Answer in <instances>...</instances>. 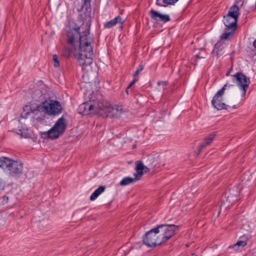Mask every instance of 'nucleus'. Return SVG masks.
Segmentation results:
<instances>
[{"mask_svg": "<svg viewBox=\"0 0 256 256\" xmlns=\"http://www.w3.org/2000/svg\"><path fill=\"white\" fill-rule=\"evenodd\" d=\"M80 30V26H69L67 28L66 41L72 48H66L63 54L66 57H70L72 56L74 51L78 50V62L80 66L84 68L92 63L93 50L91 40L88 38V33L81 36Z\"/></svg>", "mask_w": 256, "mask_h": 256, "instance_id": "nucleus-1", "label": "nucleus"}, {"mask_svg": "<svg viewBox=\"0 0 256 256\" xmlns=\"http://www.w3.org/2000/svg\"><path fill=\"white\" fill-rule=\"evenodd\" d=\"M178 229V226L174 224H160L154 228L156 232L159 234L162 243L173 236Z\"/></svg>", "mask_w": 256, "mask_h": 256, "instance_id": "nucleus-2", "label": "nucleus"}, {"mask_svg": "<svg viewBox=\"0 0 256 256\" xmlns=\"http://www.w3.org/2000/svg\"><path fill=\"white\" fill-rule=\"evenodd\" d=\"M4 171L14 177L20 176L22 173L23 164L20 161L14 160L6 158Z\"/></svg>", "mask_w": 256, "mask_h": 256, "instance_id": "nucleus-3", "label": "nucleus"}, {"mask_svg": "<svg viewBox=\"0 0 256 256\" xmlns=\"http://www.w3.org/2000/svg\"><path fill=\"white\" fill-rule=\"evenodd\" d=\"M239 15L240 10L238 6L237 5H234L231 6L228 13L223 18V22L226 27L236 28Z\"/></svg>", "mask_w": 256, "mask_h": 256, "instance_id": "nucleus-4", "label": "nucleus"}, {"mask_svg": "<svg viewBox=\"0 0 256 256\" xmlns=\"http://www.w3.org/2000/svg\"><path fill=\"white\" fill-rule=\"evenodd\" d=\"M232 81L236 82L242 92V96H244L250 84V78L240 72H237L232 76Z\"/></svg>", "mask_w": 256, "mask_h": 256, "instance_id": "nucleus-5", "label": "nucleus"}, {"mask_svg": "<svg viewBox=\"0 0 256 256\" xmlns=\"http://www.w3.org/2000/svg\"><path fill=\"white\" fill-rule=\"evenodd\" d=\"M228 86V84H226L220 90L216 92L212 100V106L217 110H228L230 108L229 106L226 105L222 102V96Z\"/></svg>", "mask_w": 256, "mask_h": 256, "instance_id": "nucleus-6", "label": "nucleus"}, {"mask_svg": "<svg viewBox=\"0 0 256 256\" xmlns=\"http://www.w3.org/2000/svg\"><path fill=\"white\" fill-rule=\"evenodd\" d=\"M144 244L148 246H155L162 244L158 232H156L154 228L148 232L143 237Z\"/></svg>", "mask_w": 256, "mask_h": 256, "instance_id": "nucleus-7", "label": "nucleus"}, {"mask_svg": "<svg viewBox=\"0 0 256 256\" xmlns=\"http://www.w3.org/2000/svg\"><path fill=\"white\" fill-rule=\"evenodd\" d=\"M42 106L46 112L50 115L57 116L62 112V107L60 102L57 100H50V102L45 101Z\"/></svg>", "mask_w": 256, "mask_h": 256, "instance_id": "nucleus-8", "label": "nucleus"}, {"mask_svg": "<svg viewBox=\"0 0 256 256\" xmlns=\"http://www.w3.org/2000/svg\"><path fill=\"white\" fill-rule=\"evenodd\" d=\"M91 0H82V6L80 9L78 10L79 16L84 21L90 22L92 8L90 5Z\"/></svg>", "mask_w": 256, "mask_h": 256, "instance_id": "nucleus-9", "label": "nucleus"}, {"mask_svg": "<svg viewBox=\"0 0 256 256\" xmlns=\"http://www.w3.org/2000/svg\"><path fill=\"white\" fill-rule=\"evenodd\" d=\"M94 111L100 115L105 116L110 106V104L106 100H102L94 102Z\"/></svg>", "mask_w": 256, "mask_h": 256, "instance_id": "nucleus-10", "label": "nucleus"}, {"mask_svg": "<svg viewBox=\"0 0 256 256\" xmlns=\"http://www.w3.org/2000/svg\"><path fill=\"white\" fill-rule=\"evenodd\" d=\"M94 104L92 101L83 102L80 104L78 108L79 114L82 116L88 115L94 110Z\"/></svg>", "mask_w": 256, "mask_h": 256, "instance_id": "nucleus-11", "label": "nucleus"}, {"mask_svg": "<svg viewBox=\"0 0 256 256\" xmlns=\"http://www.w3.org/2000/svg\"><path fill=\"white\" fill-rule=\"evenodd\" d=\"M150 15L152 19L156 22H162L164 23H166L170 20L168 14H163L154 10H150Z\"/></svg>", "mask_w": 256, "mask_h": 256, "instance_id": "nucleus-12", "label": "nucleus"}, {"mask_svg": "<svg viewBox=\"0 0 256 256\" xmlns=\"http://www.w3.org/2000/svg\"><path fill=\"white\" fill-rule=\"evenodd\" d=\"M122 106L114 105L112 106L110 104L108 110L105 115L107 117H116L120 114L122 112Z\"/></svg>", "mask_w": 256, "mask_h": 256, "instance_id": "nucleus-13", "label": "nucleus"}, {"mask_svg": "<svg viewBox=\"0 0 256 256\" xmlns=\"http://www.w3.org/2000/svg\"><path fill=\"white\" fill-rule=\"evenodd\" d=\"M66 128V120L64 116L60 117L56 122L53 128L56 129L62 134L64 132Z\"/></svg>", "mask_w": 256, "mask_h": 256, "instance_id": "nucleus-14", "label": "nucleus"}, {"mask_svg": "<svg viewBox=\"0 0 256 256\" xmlns=\"http://www.w3.org/2000/svg\"><path fill=\"white\" fill-rule=\"evenodd\" d=\"M124 22V20H122L120 16H118L114 19L106 22L104 24L105 28H111L114 26L118 23H120L122 26Z\"/></svg>", "mask_w": 256, "mask_h": 256, "instance_id": "nucleus-15", "label": "nucleus"}, {"mask_svg": "<svg viewBox=\"0 0 256 256\" xmlns=\"http://www.w3.org/2000/svg\"><path fill=\"white\" fill-rule=\"evenodd\" d=\"M236 28H226L224 30V32L220 36L221 40H230L234 36L236 32Z\"/></svg>", "mask_w": 256, "mask_h": 256, "instance_id": "nucleus-16", "label": "nucleus"}, {"mask_svg": "<svg viewBox=\"0 0 256 256\" xmlns=\"http://www.w3.org/2000/svg\"><path fill=\"white\" fill-rule=\"evenodd\" d=\"M144 165L142 161H137L136 162V172H134V175L135 177L139 178L140 179L144 174Z\"/></svg>", "mask_w": 256, "mask_h": 256, "instance_id": "nucleus-17", "label": "nucleus"}, {"mask_svg": "<svg viewBox=\"0 0 256 256\" xmlns=\"http://www.w3.org/2000/svg\"><path fill=\"white\" fill-rule=\"evenodd\" d=\"M178 0H156V4L162 7H168L174 6Z\"/></svg>", "mask_w": 256, "mask_h": 256, "instance_id": "nucleus-18", "label": "nucleus"}, {"mask_svg": "<svg viewBox=\"0 0 256 256\" xmlns=\"http://www.w3.org/2000/svg\"><path fill=\"white\" fill-rule=\"evenodd\" d=\"M140 180L139 178L135 177L134 178L130 176L124 177L120 182V184L121 186H126L134 182H136Z\"/></svg>", "mask_w": 256, "mask_h": 256, "instance_id": "nucleus-19", "label": "nucleus"}, {"mask_svg": "<svg viewBox=\"0 0 256 256\" xmlns=\"http://www.w3.org/2000/svg\"><path fill=\"white\" fill-rule=\"evenodd\" d=\"M61 134L57 130L54 129L53 126L46 132L47 137L52 140L58 138Z\"/></svg>", "mask_w": 256, "mask_h": 256, "instance_id": "nucleus-20", "label": "nucleus"}, {"mask_svg": "<svg viewBox=\"0 0 256 256\" xmlns=\"http://www.w3.org/2000/svg\"><path fill=\"white\" fill-rule=\"evenodd\" d=\"M223 48V44L220 42H218L214 44V52H215L217 56L222 54V50Z\"/></svg>", "mask_w": 256, "mask_h": 256, "instance_id": "nucleus-21", "label": "nucleus"}, {"mask_svg": "<svg viewBox=\"0 0 256 256\" xmlns=\"http://www.w3.org/2000/svg\"><path fill=\"white\" fill-rule=\"evenodd\" d=\"M216 136V134L214 132H213L210 134L208 136H206L204 140V142L207 144V146L210 145L212 142L213 141L214 138Z\"/></svg>", "mask_w": 256, "mask_h": 256, "instance_id": "nucleus-22", "label": "nucleus"}, {"mask_svg": "<svg viewBox=\"0 0 256 256\" xmlns=\"http://www.w3.org/2000/svg\"><path fill=\"white\" fill-rule=\"evenodd\" d=\"M246 244L247 242L246 241L240 240L238 241L235 244H234L232 246V248L236 250L240 248H243Z\"/></svg>", "mask_w": 256, "mask_h": 256, "instance_id": "nucleus-23", "label": "nucleus"}, {"mask_svg": "<svg viewBox=\"0 0 256 256\" xmlns=\"http://www.w3.org/2000/svg\"><path fill=\"white\" fill-rule=\"evenodd\" d=\"M52 60L54 62V66L56 68H58L60 66V62L56 54H54L52 56Z\"/></svg>", "mask_w": 256, "mask_h": 256, "instance_id": "nucleus-24", "label": "nucleus"}, {"mask_svg": "<svg viewBox=\"0 0 256 256\" xmlns=\"http://www.w3.org/2000/svg\"><path fill=\"white\" fill-rule=\"evenodd\" d=\"M104 186H100L98 188H96L94 191L96 192V194L99 196L102 192H104L105 190Z\"/></svg>", "mask_w": 256, "mask_h": 256, "instance_id": "nucleus-25", "label": "nucleus"}, {"mask_svg": "<svg viewBox=\"0 0 256 256\" xmlns=\"http://www.w3.org/2000/svg\"><path fill=\"white\" fill-rule=\"evenodd\" d=\"M143 70H144V66H142V64H140L138 66V68H137L136 71L134 74V78L136 77L137 76H138L139 73L140 72H142Z\"/></svg>", "mask_w": 256, "mask_h": 256, "instance_id": "nucleus-26", "label": "nucleus"}, {"mask_svg": "<svg viewBox=\"0 0 256 256\" xmlns=\"http://www.w3.org/2000/svg\"><path fill=\"white\" fill-rule=\"evenodd\" d=\"M6 159V158L5 157L0 158V168H2L4 170V169Z\"/></svg>", "mask_w": 256, "mask_h": 256, "instance_id": "nucleus-27", "label": "nucleus"}, {"mask_svg": "<svg viewBox=\"0 0 256 256\" xmlns=\"http://www.w3.org/2000/svg\"><path fill=\"white\" fill-rule=\"evenodd\" d=\"M227 197H228L227 200L229 202H234V200H237L236 196H232L231 193L230 194H228Z\"/></svg>", "mask_w": 256, "mask_h": 256, "instance_id": "nucleus-28", "label": "nucleus"}, {"mask_svg": "<svg viewBox=\"0 0 256 256\" xmlns=\"http://www.w3.org/2000/svg\"><path fill=\"white\" fill-rule=\"evenodd\" d=\"M98 196V194L94 191L90 196V200L92 201L94 200Z\"/></svg>", "mask_w": 256, "mask_h": 256, "instance_id": "nucleus-29", "label": "nucleus"}, {"mask_svg": "<svg viewBox=\"0 0 256 256\" xmlns=\"http://www.w3.org/2000/svg\"><path fill=\"white\" fill-rule=\"evenodd\" d=\"M206 144L203 142L200 145V146H199V148H198V153L200 154V152L204 148H206V146H207V144Z\"/></svg>", "mask_w": 256, "mask_h": 256, "instance_id": "nucleus-30", "label": "nucleus"}, {"mask_svg": "<svg viewBox=\"0 0 256 256\" xmlns=\"http://www.w3.org/2000/svg\"><path fill=\"white\" fill-rule=\"evenodd\" d=\"M137 80L134 78L130 82V84H129V85L126 88V92L128 94V89L130 88L132 85H134L136 82Z\"/></svg>", "mask_w": 256, "mask_h": 256, "instance_id": "nucleus-31", "label": "nucleus"}, {"mask_svg": "<svg viewBox=\"0 0 256 256\" xmlns=\"http://www.w3.org/2000/svg\"><path fill=\"white\" fill-rule=\"evenodd\" d=\"M158 85H162V86H164L166 85V82H159L158 83Z\"/></svg>", "mask_w": 256, "mask_h": 256, "instance_id": "nucleus-32", "label": "nucleus"}, {"mask_svg": "<svg viewBox=\"0 0 256 256\" xmlns=\"http://www.w3.org/2000/svg\"><path fill=\"white\" fill-rule=\"evenodd\" d=\"M150 168H147L146 166H144V173H146L150 172Z\"/></svg>", "mask_w": 256, "mask_h": 256, "instance_id": "nucleus-33", "label": "nucleus"}, {"mask_svg": "<svg viewBox=\"0 0 256 256\" xmlns=\"http://www.w3.org/2000/svg\"><path fill=\"white\" fill-rule=\"evenodd\" d=\"M4 189V184L0 181V190Z\"/></svg>", "mask_w": 256, "mask_h": 256, "instance_id": "nucleus-34", "label": "nucleus"}, {"mask_svg": "<svg viewBox=\"0 0 256 256\" xmlns=\"http://www.w3.org/2000/svg\"><path fill=\"white\" fill-rule=\"evenodd\" d=\"M16 134H22V131L21 130H18V132H16Z\"/></svg>", "mask_w": 256, "mask_h": 256, "instance_id": "nucleus-35", "label": "nucleus"}, {"mask_svg": "<svg viewBox=\"0 0 256 256\" xmlns=\"http://www.w3.org/2000/svg\"><path fill=\"white\" fill-rule=\"evenodd\" d=\"M253 46L256 50V39L254 40L253 42Z\"/></svg>", "mask_w": 256, "mask_h": 256, "instance_id": "nucleus-36", "label": "nucleus"}, {"mask_svg": "<svg viewBox=\"0 0 256 256\" xmlns=\"http://www.w3.org/2000/svg\"><path fill=\"white\" fill-rule=\"evenodd\" d=\"M229 73H230V72H227V74H226V76H228V75L229 74Z\"/></svg>", "mask_w": 256, "mask_h": 256, "instance_id": "nucleus-37", "label": "nucleus"}]
</instances>
